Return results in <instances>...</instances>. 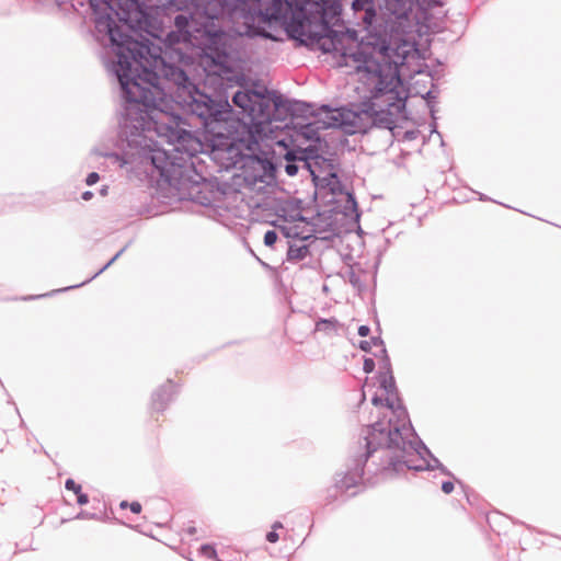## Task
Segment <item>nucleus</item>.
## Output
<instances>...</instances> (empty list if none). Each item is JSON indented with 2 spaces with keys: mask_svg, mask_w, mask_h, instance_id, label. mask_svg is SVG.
I'll return each instance as SVG.
<instances>
[{
  "mask_svg": "<svg viewBox=\"0 0 561 561\" xmlns=\"http://www.w3.org/2000/svg\"><path fill=\"white\" fill-rule=\"evenodd\" d=\"M454 483L451 481H445L442 484V490L444 493L449 494L454 491Z\"/></svg>",
  "mask_w": 561,
  "mask_h": 561,
  "instance_id": "obj_18",
  "label": "nucleus"
},
{
  "mask_svg": "<svg viewBox=\"0 0 561 561\" xmlns=\"http://www.w3.org/2000/svg\"><path fill=\"white\" fill-rule=\"evenodd\" d=\"M286 170V173L290 176H294L297 174L298 172V167L296 164H293V163H288L285 168Z\"/></svg>",
  "mask_w": 561,
  "mask_h": 561,
  "instance_id": "obj_19",
  "label": "nucleus"
},
{
  "mask_svg": "<svg viewBox=\"0 0 561 561\" xmlns=\"http://www.w3.org/2000/svg\"><path fill=\"white\" fill-rule=\"evenodd\" d=\"M201 551V554L207 559H210V560H214V561H219L217 559V552L215 550V548L210 545H204L201 547L199 549Z\"/></svg>",
  "mask_w": 561,
  "mask_h": 561,
  "instance_id": "obj_11",
  "label": "nucleus"
},
{
  "mask_svg": "<svg viewBox=\"0 0 561 561\" xmlns=\"http://www.w3.org/2000/svg\"><path fill=\"white\" fill-rule=\"evenodd\" d=\"M266 539L267 541L275 543L279 539V536L276 530L273 529L272 531L267 533Z\"/></svg>",
  "mask_w": 561,
  "mask_h": 561,
  "instance_id": "obj_21",
  "label": "nucleus"
},
{
  "mask_svg": "<svg viewBox=\"0 0 561 561\" xmlns=\"http://www.w3.org/2000/svg\"><path fill=\"white\" fill-rule=\"evenodd\" d=\"M108 8L115 11L118 20L124 23L130 21L129 8H134L136 4L130 0H104Z\"/></svg>",
  "mask_w": 561,
  "mask_h": 561,
  "instance_id": "obj_9",
  "label": "nucleus"
},
{
  "mask_svg": "<svg viewBox=\"0 0 561 561\" xmlns=\"http://www.w3.org/2000/svg\"><path fill=\"white\" fill-rule=\"evenodd\" d=\"M359 347H360L363 351L367 352V351H369V350H370V343H369L368 341H362V342L359 343Z\"/></svg>",
  "mask_w": 561,
  "mask_h": 561,
  "instance_id": "obj_24",
  "label": "nucleus"
},
{
  "mask_svg": "<svg viewBox=\"0 0 561 561\" xmlns=\"http://www.w3.org/2000/svg\"><path fill=\"white\" fill-rule=\"evenodd\" d=\"M187 531H188L191 535H193V534H195V533H196V529H195V527H190V528L187 529Z\"/></svg>",
  "mask_w": 561,
  "mask_h": 561,
  "instance_id": "obj_30",
  "label": "nucleus"
},
{
  "mask_svg": "<svg viewBox=\"0 0 561 561\" xmlns=\"http://www.w3.org/2000/svg\"><path fill=\"white\" fill-rule=\"evenodd\" d=\"M314 116L316 119L312 124L318 128H340L346 134H355L359 130V116L351 110H331L328 106H322Z\"/></svg>",
  "mask_w": 561,
  "mask_h": 561,
  "instance_id": "obj_8",
  "label": "nucleus"
},
{
  "mask_svg": "<svg viewBox=\"0 0 561 561\" xmlns=\"http://www.w3.org/2000/svg\"><path fill=\"white\" fill-rule=\"evenodd\" d=\"M176 96L179 103L202 121L206 133L215 138L230 139L231 146L245 157L244 172L248 180L264 181L273 171L270 159L268 140L273 139L271 121V102L262 93L255 91H238L233 104L241 110L249 123L231 119V105L228 101L215 102L188 82L184 71L178 73Z\"/></svg>",
  "mask_w": 561,
  "mask_h": 561,
  "instance_id": "obj_1",
  "label": "nucleus"
},
{
  "mask_svg": "<svg viewBox=\"0 0 561 561\" xmlns=\"http://www.w3.org/2000/svg\"><path fill=\"white\" fill-rule=\"evenodd\" d=\"M285 159L287 161H294L296 159V156L294 154V152L291 151H288L286 154H285Z\"/></svg>",
  "mask_w": 561,
  "mask_h": 561,
  "instance_id": "obj_25",
  "label": "nucleus"
},
{
  "mask_svg": "<svg viewBox=\"0 0 561 561\" xmlns=\"http://www.w3.org/2000/svg\"><path fill=\"white\" fill-rule=\"evenodd\" d=\"M92 196H93L92 192H89V191H88V192H84V193H83L82 198H83L84 201H89L90 198H92Z\"/></svg>",
  "mask_w": 561,
  "mask_h": 561,
  "instance_id": "obj_26",
  "label": "nucleus"
},
{
  "mask_svg": "<svg viewBox=\"0 0 561 561\" xmlns=\"http://www.w3.org/2000/svg\"><path fill=\"white\" fill-rule=\"evenodd\" d=\"M283 525L279 523V522H276L274 525H273V529L276 530L277 528H282Z\"/></svg>",
  "mask_w": 561,
  "mask_h": 561,
  "instance_id": "obj_28",
  "label": "nucleus"
},
{
  "mask_svg": "<svg viewBox=\"0 0 561 561\" xmlns=\"http://www.w3.org/2000/svg\"><path fill=\"white\" fill-rule=\"evenodd\" d=\"M379 387L371 398L377 413L388 417L387 422L378 421L366 430V435L350 446V455L356 462L354 470L339 474L335 486L341 492H352L353 495L364 485L363 465L369 457L379 460L380 473L399 472L404 468L416 469L417 456L412 442L405 440L402 430L405 426L407 412L396 388L388 358L383 371H380Z\"/></svg>",
  "mask_w": 561,
  "mask_h": 561,
  "instance_id": "obj_2",
  "label": "nucleus"
},
{
  "mask_svg": "<svg viewBox=\"0 0 561 561\" xmlns=\"http://www.w3.org/2000/svg\"><path fill=\"white\" fill-rule=\"evenodd\" d=\"M224 13L219 0H199L194 3L190 18L184 14L175 16L178 33L169 35L171 45L183 44L192 54L187 58L197 59L198 65L210 75H219L227 61L230 36L218 25Z\"/></svg>",
  "mask_w": 561,
  "mask_h": 561,
  "instance_id": "obj_6",
  "label": "nucleus"
},
{
  "mask_svg": "<svg viewBox=\"0 0 561 561\" xmlns=\"http://www.w3.org/2000/svg\"><path fill=\"white\" fill-rule=\"evenodd\" d=\"M369 332H370V329L367 325H360L358 328V334L360 336H367L369 334Z\"/></svg>",
  "mask_w": 561,
  "mask_h": 561,
  "instance_id": "obj_23",
  "label": "nucleus"
},
{
  "mask_svg": "<svg viewBox=\"0 0 561 561\" xmlns=\"http://www.w3.org/2000/svg\"><path fill=\"white\" fill-rule=\"evenodd\" d=\"M261 15L284 27L290 38L324 53L337 50L330 22L340 14V0H260ZM413 0H353L352 9L363 11V22L371 25L379 12L388 19H408Z\"/></svg>",
  "mask_w": 561,
  "mask_h": 561,
  "instance_id": "obj_3",
  "label": "nucleus"
},
{
  "mask_svg": "<svg viewBox=\"0 0 561 561\" xmlns=\"http://www.w3.org/2000/svg\"><path fill=\"white\" fill-rule=\"evenodd\" d=\"M236 33L238 35H251L253 34L254 32L252 31L251 26L249 25H245L243 28H236Z\"/></svg>",
  "mask_w": 561,
  "mask_h": 561,
  "instance_id": "obj_20",
  "label": "nucleus"
},
{
  "mask_svg": "<svg viewBox=\"0 0 561 561\" xmlns=\"http://www.w3.org/2000/svg\"><path fill=\"white\" fill-rule=\"evenodd\" d=\"M179 60H180L181 62H186V60H185V56H183V55H181V56H180Z\"/></svg>",
  "mask_w": 561,
  "mask_h": 561,
  "instance_id": "obj_31",
  "label": "nucleus"
},
{
  "mask_svg": "<svg viewBox=\"0 0 561 561\" xmlns=\"http://www.w3.org/2000/svg\"><path fill=\"white\" fill-rule=\"evenodd\" d=\"M159 178L169 185L176 186L183 178V159L172 157L170 150L160 148L157 142L154 147L149 149L147 157Z\"/></svg>",
  "mask_w": 561,
  "mask_h": 561,
  "instance_id": "obj_7",
  "label": "nucleus"
},
{
  "mask_svg": "<svg viewBox=\"0 0 561 561\" xmlns=\"http://www.w3.org/2000/svg\"><path fill=\"white\" fill-rule=\"evenodd\" d=\"M108 34L111 42L116 46L117 76L126 100L141 104L146 108L140 124L144 137L152 140L153 135H157L168 145L182 139V134L186 133L179 129L174 116L161 107L162 92L157 85L156 72L150 69L163 62L160 49L134 39L118 27H110Z\"/></svg>",
  "mask_w": 561,
  "mask_h": 561,
  "instance_id": "obj_5",
  "label": "nucleus"
},
{
  "mask_svg": "<svg viewBox=\"0 0 561 561\" xmlns=\"http://www.w3.org/2000/svg\"><path fill=\"white\" fill-rule=\"evenodd\" d=\"M409 50L405 43L362 42L352 53H344L345 66L354 69L365 93L363 113L374 125L392 130L405 108L409 89L399 68Z\"/></svg>",
  "mask_w": 561,
  "mask_h": 561,
  "instance_id": "obj_4",
  "label": "nucleus"
},
{
  "mask_svg": "<svg viewBox=\"0 0 561 561\" xmlns=\"http://www.w3.org/2000/svg\"><path fill=\"white\" fill-rule=\"evenodd\" d=\"M99 179H100L99 174L96 172H92L87 176L85 182L88 185H93L99 181Z\"/></svg>",
  "mask_w": 561,
  "mask_h": 561,
  "instance_id": "obj_17",
  "label": "nucleus"
},
{
  "mask_svg": "<svg viewBox=\"0 0 561 561\" xmlns=\"http://www.w3.org/2000/svg\"><path fill=\"white\" fill-rule=\"evenodd\" d=\"M337 325L339 322L336 319H321L316 323L314 331L331 335L336 332Z\"/></svg>",
  "mask_w": 561,
  "mask_h": 561,
  "instance_id": "obj_10",
  "label": "nucleus"
},
{
  "mask_svg": "<svg viewBox=\"0 0 561 561\" xmlns=\"http://www.w3.org/2000/svg\"><path fill=\"white\" fill-rule=\"evenodd\" d=\"M77 495H78V497H77L78 504L84 505L89 502L88 495L83 494L81 491Z\"/></svg>",
  "mask_w": 561,
  "mask_h": 561,
  "instance_id": "obj_22",
  "label": "nucleus"
},
{
  "mask_svg": "<svg viewBox=\"0 0 561 561\" xmlns=\"http://www.w3.org/2000/svg\"><path fill=\"white\" fill-rule=\"evenodd\" d=\"M119 506L123 510L129 507V510L135 514H139L142 510V506L139 502L128 503L127 501H123V502H121Z\"/></svg>",
  "mask_w": 561,
  "mask_h": 561,
  "instance_id": "obj_12",
  "label": "nucleus"
},
{
  "mask_svg": "<svg viewBox=\"0 0 561 561\" xmlns=\"http://www.w3.org/2000/svg\"><path fill=\"white\" fill-rule=\"evenodd\" d=\"M239 14H240V12H239L237 9H234V10L232 11V18H233V19H237Z\"/></svg>",
  "mask_w": 561,
  "mask_h": 561,
  "instance_id": "obj_29",
  "label": "nucleus"
},
{
  "mask_svg": "<svg viewBox=\"0 0 561 561\" xmlns=\"http://www.w3.org/2000/svg\"><path fill=\"white\" fill-rule=\"evenodd\" d=\"M277 241V233L274 230H268L264 234V243L267 247H273Z\"/></svg>",
  "mask_w": 561,
  "mask_h": 561,
  "instance_id": "obj_13",
  "label": "nucleus"
},
{
  "mask_svg": "<svg viewBox=\"0 0 561 561\" xmlns=\"http://www.w3.org/2000/svg\"><path fill=\"white\" fill-rule=\"evenodd\" d=\"M178 5V9L182 10V9H188L187 5H184V8L180 7V3L176 4Z\"/></svg>",
  "mask_w": 561,
  "mask_h": 561,
  "instance_id": "obj_32",
  "label": "nucleus"
},
{
  "mask_svg": "<svg viewBox=\"0 0 561 561\" xmlns=\"http://www.w3.org/2000/svg\"><path fill=\"white\" fill-rule=\"evenodd\" d=\"M66 489L72 491L76 494H79L81 491V485L78 484L75 480L68 479L65 484Z\"/></svg>",
  "mask_w": 561,
  "mask_h": 561,
  "instance_id": "obj_14",
  "label": "nucleus"
},
{
  "mask_svg": "<svg viewBox=\"0 0 561 561\" xmlns=\"http://www.w3.org/2000/svg\"><path fill=\"white\" fill-rule=\"evenodd\" d=\"M152 408L157 411H160L164 408V402L162 400V396L160 393H157L152 401Z\"/></svg>",
  "mask_w": 561,
  "mask_h": 561,
  "instance_id": "obj_15",
  "label": "nucleus"
},
{
  "mask_svg": "<svg viewBox=\"0 0 561 561\" xmlns=\"http://www.w3.org/2000/svg\"><path fill=\"white\" fill-rule=\"evenodd\" d=\"M195 0H174L175 4L178 3H183V2H191L192 4L194 3Z\"/></svg>",
  "mask_w": 561,
  "mask_h": 561,
  "instance_id": "obj_27",
  "label": "nucleus"
},
{
  "mask_svg": "<svg viewBox=\"0 0 561 561\" xmlns=\"http://www.w3.org/2000/svg\"><path fill=\"white\" fill-rule=\"evenodd\" d=\"M363 369L365 373L369 374L375 369V362L373 358H365Z\"/></svg>",
  "mask_w": 561,
  "mask_h": 561,
  "instance_id": "obj_16",
  "label": "nucleus"
}]
</instances>
